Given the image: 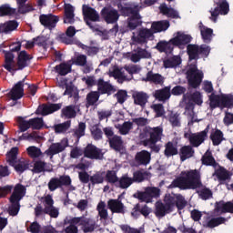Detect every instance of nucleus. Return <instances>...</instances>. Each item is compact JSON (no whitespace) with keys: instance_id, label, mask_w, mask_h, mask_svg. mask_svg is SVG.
I'll use <instances>...</instances> for the list:
<instances>
[{"instance_id":"obj_52","label":"nucleus","mask_w":233,"mask_h":233,"mask_svg":"<svg viewBox=\"0 0 233 233\" xmlns=\"http://www.w3.org/2000/svg\"><path fill=\"white\" fill-rule=\"evenodd\" d=\"M210 139L214 147H218L224 141L223 131L216 129L214 133L210 135Z\"/></svg>"},{"instance_id":"obj_15","label":"nucleus","mask_w":233,"mask_h":233,"mask_svg":"<svg viewBox=\"0 0 233 233\" xmlns=\"http://www.w3.org/2000/svg\"><path fill=\"white\" fill-rule=\"evenodd\" d=\"M118 10L122 15H125L126 17H132V15H136L141 12V6L137 5L131 6L128 3L124 4V5L119 4Z\"/></svg>"},{"instance_id":"obj_48","label":"nucleus","mask_w":233,"mask_h":233,"mask_svg":"<svg viewBox=\"0 0 233 233\" xmlns=\"http://www.w3.org/2000/svg\"><path fill=\"white\" fill-rule=\"evenodd\" d=\"M134 183V179L132 177H128V175H124L120 178H118V181L116 184V188H128L130 185Z\"/></svg>"},{"instance_id":"obj_47","label":"nucleus","mask_w":233,"mask_h":233,"mask_svg":"<svg viewBox=\"0 0 233 233\" xmlns=\"http://www.w3.org/2000/svg\"><path fill=\"white\" fill-rule=\"evenodd\" d=\"M215 176L220 182L228 181V179H230V177H232V174H230V171L227 170L223 167H220L215 171Z\"/></svg>"},{"instance_id":"obj_45","label":"nucleus","mask_w":233,"mask_h":233,"mask_svg":"<svg viewBox=\"0 0 233 233\" xmlns=\"http://www.w3.org/2000/svg\"><path fill=\"white\" fill-rule=\"evenodd\" d=\"M181 65V56H174L163 61L164 68H177Z\"/></svg>"},{"instance_id":"obj_2","label":"nucleus","mask_w":233,"mask_h":233,"mask_svg":"<svg viewBox=\"0 0 233 233\" xmlns=\"http://www.w3.org/2000/svg\"><path fill=\"white\" fill-rule=\"evenodd\" d=\"M171 188H180V190H196L203 187L201 182V173L198 169L182 171L180 176L175 178L170 185Z\"/></svg>"},{"instance_id":"obj_46","label":"nucleus","mask_w":233,"mask_h":233,"mask_svg":"<svg viewBox=\"0 0 233 233\" xmlns=\"http://www.w3.org/2000/svg\"><path fill=\"white\" fill-rule=\"evenodd\" d=\"M177 154H179L177 147L174 145V142L168 141L165 145L164 156H166V157H172V156H177Z\"/></svg>"},{"instance_id":"obj_49","label":"nucleus","mask_w":233,"mask_h":233,"mask_svg":"<svg viewBox=\"0 0 233 233\" xmlns=\"http://www.w3.org/2000/svg\"><path fill=\"white\" fill-rule=\"evenodd\" d=\"M154 35V33L150 29H141L138 33V37H137V43L140 45H145L147 43V39H150Z\"/></svg>"},{"instance_id":"obj_64","label":"nucleus","mask_w":233,"mask_h":233,"mask_svg":"<svg viewBox=\"0 0 233 233\" xmlns=\"http://www.w3.org/2000/svg\"><path fill=\"white\" fill-rule=\"evenodd\" d=\"M36 116H50V104H42L35 110Z\"/></svg>"},{"instance_id":"obj_19","label":"nucleus","mask_w":233,"mask_h":233,"mask_svg":"<svg viewBox=\"0 0 233 233\" xmlns=\"http://www.w3.org/2000/svg\"><path fill=\"white\" fill-rule=\"evenodd\" d=\"M96 86H97V92L102 96L105 94H107V96H111L112 92L116 91V89L114 88V86H112L110 82L105 81V79L103 78H99L97 80Z\"/></svg>"},{"instance_id":"obj_63","label":"nucleus","mask_w":233,"mask_h":233,"mask_svg":"<svg viewBox=\"0 0 233 233\" xmlns=\"http://www.w3.org/2000/svg\"><path fill=\"white\" fill-rule=\"evenodd\" d=\"M103 174L105 172H96L93 176L90 177V182L91 185H101L102 183L105 182V177H103Z\"/></svg>"},{"instance_id":"obj_50","label":"nucleus","mask_w":233,"mask_h":233,"mask_svg":"<svg viewBox=\"0 0 233 233\" xmlns=\"http://www.w3.org/2000/svg\"><path fill=\"white\" fill-rule=\"evenodd\" d=\"M72 127V120H67L61 124H56L53 128L55 134H66V132Z\"/></svg>"},{"instance_id":"obj_43","label":"nucleus","mask_w":233,"mask_h":233,"mask_svg":"<svg viewBox=\"0 0 233 233\" xmlns=\"http://www.w3.org/2000/svg\"><path fill=\"white\" fill-rule=\"evenodd\" d=\"M141 25H143V21H141V15H139V13L131 15L127 19V26L130 30H136L137 26H141Z\"/></svg>"},{"instance_id":"obj_8","label":"nucleus","mask_w":233,"mask_h":233,"mask_svg":"<svg viewBox=\"0 0 233 233\" xmlns=\"http://www.w3.org/2000/svg\"><path fill=\"white\" fill-rule=\"evenodd\" d=\"M39 21L42 26H45V28L54 30V28L57 26V23H59V17L54 14H42L39 15Z\"/></svg>"},{"instance_id":"obj_26","label":"nucleus","mask_w":233,"mask_h":233,"mask_svg":"<svg viewBox=\"0 0 233 233\" xmlns=\"http://www.w3.org/2000/svg\"><path fill=\"white\" fill-rule=\"evenodd\" d=\"M171 41L172 39L169 41L160 40L155 46L156 50L160 54H171L174 51V44Z\"/></svg>"},{"instance_id":"obj_51","label":"nucleus","mask_w":233,"mask_h":233,"mask_svg":"<svg viewBox=\"0 0 233 233\" xmlns=\"http://www.w3.org/2000/svg\"><path fill=\"white\" fill-rule=\"evenodd\" d=\"M55 71L59 76H66L72 72V66L70 64L61 63L55 66Z\"/></svg>"},{"instance_id":"obj_12","label":"nucleus","mask_w":233,"mask_h":233,"mask_svg":"<svg viewBox=\"0 0 233 233\" xmlns=\"http://www.w3.org/2000/svg\"><path fill=\"white\" fill-rule=\"evenodd\" d=\"M66 147H68V140H61V142L52 143L45 151V154L52 158L54 156H56V154L65 152V150H66Z\"/></svg>"},{"instance_id":"obj_55","label":"nucleus","mask_w":233,"mask_h":233,"mask_svg":"<svg viewBox=\"0 0 233 233\" xmlns=\"http://www.w3.org/2000/svg\"><path fill=\"white\" fill-rule=\"evenodd\" d=\"M105 181L109 183V185H117V181H119V177H117V173L115 170H107L105 177Z\"/></svg>"},{"instance_id":"obj_39","label":"nucleus","mask_w":233,"mask_h":233,"mask_svg":"<svg viewBox=\"0 0 233 233\" xmlns=\"http://www.w3.org/2000/svg\"><path fill=\"white\" fill-rule=\"evenodd\" d=\"M170 88L171 86H167L162 89L156 90L155 91L156 99H158V101H167V99H170V96H171Z\"/></svg>"},{"instance_id":"obj_54","label":"nucleus","mask_w":233,"mask_h":233,"mask_svg":"<svg viewBox=\"0 0 233 233\" xmlns=\"http://www.w3.org/2000/svg\"><path fill=\"white\" fill-rule=\"evenodd\" d=\"M96 209L100 218V221H106V219H108V210L106 209V204H105L103 201L99 202Z\"/></svg>"},{"instance_id":"obj_10","label":"nucleus","mask_w":233,"mask_h":233,"mask_svg":"<svg viewBox=\"0 0 233 233\" xmlns=\"http://www.w3.org/2000/svg\"><path fill=\"white\" fill-rule=\"evenodd\" d=\"M152 161V154L147 150L137 152L134 157V165L136 167H147Z\"/></svg>"},{"instance_id":"obj_1","label":"nucleus","mask_w":233,"mask_h":233,"mask_svg":"<svg viewBox=\"0 0 233 233\" xmlns=\"http://www.w3.org/2000/svg\"><path fill=\"white\" fill-rule=\"evenodd\" d=\"M187 56L189 61H196L189 66L187 71V78L188 86L191 88H198L203 82V72L198 69V59L201 57H208L210 55V46L206 44L200 46L189 44L187 46Z\"/></svg>"},{"instance_id":"obj_60","label":"nucleus","mask_w":233,"mask_h":233,"mask_svg":"<svg viewBox=\"0 0 233 233\" xmlns=\"http://www.w3.org/2000/svg\"><path fill=\"white\" fill-rule=\"evenodd\" d=\"M148 177V172L145 171V172H142V171H135L133 173V183L134 181L136 183H143V181L146 180V178Z\"/></svg>"},{"instance_id":"obj_9","label":"nucleus","mask_w":233,"mask_h":233,"mask_svg":"<svg viewBox=\"0 0 233 233\" xmlns=\"http://www.w3.org/2000/svg\"><path fill=\"white\" fill-rule=\"evenodd\" d=\"M101 15L107 25H114L119 21V12L114 7H104Z\"/></svg>"},{"instance_id":"obj_13","label":"nucleus","mask_w":233,"mask_h":233,"mask_svg":"<svg viewBox=\"0 0 233 233\" xmlns=\"http://www.w3.org/2000/svg\"><path fill=\"white\" fill-rule=\"evenodd\" d=\"M45 214L55 219L59 218V209L54 207V198L50 195L45 198Z\"/></svg>"},{"instance_id":"obj_35","label":"nucleus","mask_w":233,"mask_h":233,"mask_svg":"<svg viewBox=\"0 0 233 233\" xmlns=\"http://www.w3.org/2000/svg\"><path fill=\"white\" fill-rule=\"evenodd\" d=\"M207 222L203 223V227L206 228H216V227H219V225H223L227 222V218L223 217H218V218H213L210 219V217H208Z\"/></svg>"},{"instance_id":"obj_59","label":"nucleus","mask_w":233,"mask_h":233,"mask_svg":"<svg viewBox=\"0 0 233 233\" xmlns=\"http://www.w3.org/2000/svg\"><path fill=\"white\" fill-rule=\"evenodd\" d=\"M27 154L32 157L33 159H37V157H41L43 156V152L41 151V148L35 147V146H31L27 147Z\"/></svg>"},{"instance_id":"obj_5","label":"nucleus","mask_w":233,"mask_h":233,"mask_svg":"<svg viewBox=\"0 0 233 233\" xmlns=\"http://www.w3.org/2000/svg\"><path fill=\"white\" fill-rule=\"evenodd\" d=\"M185 139H188L190 146L198 148L205 143L207 137H208V127H206L203 131L198 133L186 132L184 133Z\"/></svg>"},{"instance_id":"obj_23","label":"nucleus","mask_w":233,"mask_h":233,"mask_svg":"<svg viewBox=\"0 0 233 233\" xmlns=\"http://www.w3.org/2000/svg\"><path fill=\"white\" fill-rule=\"evenodd\" d=\"M107 208L113 214H125V204L119 199H109L107 201Z\"/></svg>"},{"instance_id":"obj_30","label":"nucleus","mask_w":233,"mask_h":233,"mask_svg":"<svg viewBox=\"0 0 233 233\" xmlns=\"http://www.w3.org/2000/svg\"><path fill=\"white\" fill-rule=\"evenodd\" d=\"M3 54L5 56V64L3 65L4 68L7 70V72L15 71L16 69L14 68V59L15 56L12 51L3 50Z\"/></svg>"},{"instance_id":"obj_38","label":"nucleus","mask_w":233,"mask_h":233,"mask_svg":"<svg viewBox=\"0 0 233 233\" xmlns=\"http://www.w3.org/2000/svg\"><path fill=\"white\" fill-rule=\"evenodd\" d=\"M215 210L217 212H221L222 214H233V202H218L215 208Z\"/></svg>"},{"instance_id":"obj_57","label":"nucleus","mask_w":233,"mask_h":233,"mask_svg":"<svg viewBox=\"0 0 233 233\" xmlns=\"http://www.w3.org/2000/svg\"><path fill=\"white\" fill-rule=\"evenodd\" d=\"M16 9L10 7V5L5 4L0 6V17L5 15H15Z\"/></svg>"},{"instance_id":"obj_31","label":"nucleus","mask_w":233,"mask_h":233,"mask_svg":"<svg viewBox=\"0 0 233 233\" xmlns=\"http://www.w3.org/2000/svg\"><path fill=\"white\" fill-rule=\"evenodd\" d=\"M194 154H196V151L192 146H183L178 151L180 161L182 163L187 161V159H190V157H194Z\"/></svg>"},{"instance_id":"obj_37","label":"nucleus","mask_w":233,"mask_h":233,"mask_svg":"<svg viewBox=\"0 0 233 233\" xmlns=\"http://www.w3.org/2000/svg\"><path fill=\"white\" fill-rule=\"evenodd\" d=\"M185 114L187 116L189 126L194 125V123H199V120L198 119V115H196V112H194V104L188 103L186 106Z\"/></svg>"},{"instance_id":"obj_7","label":"nucleus","mask_w":233,"mask_h":233,"mask_svg":"<svg viewBox=\"0 0 233 233\" xmlns=\"http://www.w3.org/2000/svg\"><path fill=\"white\" fill-rule=\"evenodd\" d=\"M215 5L216 7L209 10V13L211 14L210 19L214 23L218 21L219 15H227L228 12H230V5H228L227 0H218V2H215Z\"/></svg>"},{"instance_id":"obj_36","label":"nucleus","mask_w":233,"mask_h":233,"mask_svg":"<svg viewBox=\"0 0 233 233\" xmlns=\"http://www.w3.org/2000/svg\"><path fill=\"white\" fill-rule=\"evenodd\" d=\"M2 26V32L5 35H8L11 32H15L19 27V23L16 20H9L4 24H0Z\"/></svg>"},{"instance_id":"obj_11","label":"nucleus","mask_w":233,"mask_h":233,"mask_svg":"<svg viewBox=\"0 0 233 233\" xmlns=\"http://www.w3.org/2000/svg\"><path fill=\"white\" fill-rule=\"evenodd\" d=\"M170 212H173L172 200L168 198L167 195H166L164 198V204L163 202H158L157 204L156 216L164 218V216H167V214H170Z\"/></svg>"},{"instance_id":"obj_16","label":"nucleus","mask_w":233,"mask_h":233,"mask_svg":"<svg viewBox=\"0 0 233 233\" xmlns=\"http://www.w3.org/2000/svg\"><path fill=\"white\" fill-rule=\"evenodd\" d=\"M9 96L13 101H17L25 96V78L14 86Z\"/></svg>"},{"instance_id":"obj_27","label":"nucleus","mask_w":233,"mask_h":233,"mask_svg":"<svg viewBox=\"0 0 233 233\" xmlns=\"http://www.w3.org/2000/svg\"><path fill=\"white\" fill-rule=\"evenodd\" d=\"M33 59L32 56L28 55L25 50L20 51L17 56V68L15 70H24L28 66V61Z\"/></svg>"},{"instance_id":"obj_34","label":"nucleus","mask_w":233,"mask_h":233,"mask_svg":"<svg viewBox=\"0 0 233 233\" xmlns=\"http://www.w3.org/2000/svg\"><path fill=\"white\" fill-rule=\"evenodd\" d=\"M160 14L166 15V17H170L171 19L179 18V13L172 7H167V4H162L159 5Z\"/></svg>"},{"instance_id":"obj_20","label":"nucleus","mask_w":233,"mask_h":233,"mask_svg":"<svg viewBox=\"0 0 233 233\" xmlns=\"http://www.w3.org/2000/svg\"><path fill=\"white\" fill-rule=\"evenodd\" d=\"M53 168L44 160H34L32 172L34 174H41L43 172H52Z\"/></svg>"},{"instance_id":"obj_42","label":"nucleus","mask_w":233,"mask_h":233,"mask_svg":"<svg viewBox=\"0 0 233 233\" xmlns=\"http://www.w3.org/2000/svg\"><path fill=\"white\" fill-rule=\"evenodd\" d=\"M76 116L77 112L76 111V106H66L61 110V117H64L65 119H74Z\"/></svg>"},{"instance_id":"obj_62","label":"nucleus","mask_w":233,"mask_h":233,"mask_svg":"<svg viewBox=\"0 0 233 233\" xmlns=\"http://www.w3.org/2000/svg\"><path fill=\"white\" fill-rule=\"evenodd\" d=\"M132 128H134V123L130 121H126L123 123V125L119 127L118 130L121 136H127V134H128L132 130Z\"/></svg>"},{"instance_id":"obj_40","label":"nucleus","mask_w":233,"mask_h":233,"mask_svg":"<svg viewBox=\"0 0 233 233\" xmlns=\"http://www.w3.org/2000/svg\"><path fill=\"white\" fill-rule=\"evenodd\" d=\"M202 165L205 167H218V162H216V158L212 156V151L208 150L201 157Z\"/></svg>"},{"instance_id":"obj_56","label":"nucleus","mask_w":233,"mask_h":233,"mask_svg":"<svg viewBox=\"0 0 233 233\" xmlns=\"http://www.w3.org/2000/svg\"><path fill=\"white\" fill-rule=\"evenodd\" d=\"M9 201L11 203V206L8 208L9 216H17L19 210H21L20 200H12V198H9Z\"/></svg>"},{"instance_id":"obj_4","label":"nucleus","mask_w":233,"mask_h":233,"mask_svg":"<svg viewBox=\"0 0 233 233\" xmlns=\"http://www.w3.org/2000/svg\"><path fill=\"white\" fill-rule=\"evenodd\" d=\"M209 106L210 108H232L233 95H216L213 93L209 96Z\"/></svg>"},{"instance_id":"obj_61","label":"nucleus","mask_w":233,"mask_h":233,"mask_svg":"<svg viewBox=\"0 0 233 233\" xmlns=\"http://www.w3.org/2000/svg\"><path fill=\"white\" fill-rule=\"evenodd\" d=\"M29 121H30L31 128H33V130H41V128H43V127L45 126L43 117L31 118L29 119Z\"/></svg>"},{"instance_id":"obj_17","label":"nucleus","mask_w":233,"mask_h":233,"mask_svg":"<svg viewBox=\"0 0 233 233\" xmlns=\"http://www.w3.org/2000/svg\"><path fill=\"white\" fill-rule=\"evenodd\" d=\"M167 199L171 200V208L174 210V208L177 207V210H183L185 207H187V200L185 199V197L181 194L177 195H170L167 194Z\"/></svg>"},{"instance_id":"obj_25","label":"nucleus","mask_w":233,"mask_h":233,"mask_svg":"<svg viewBox=\"0 0 233 233\" xmlns=\"http://www.w3.org/2000/svg\"><path fill=\"white\" fill-rule=\"evenodd\" d=\"M192 41L190 35H185L184 33L177 32V36L171 38L173 46H181L183 45H188Z\"/></svg>"},{"instance_id":"obj_28","label":"nucleus","mask_w":233,"mask_h":233,"mask_svg":"<svg viewBox=\"0 0 233 233\" xmlns=\"http://www.w3.org/2000/svg\"><path fill=\"white\" fill-rule=\"evenodd\" d=\"M24 196H26V187L23 184L18 183L15 186L9 199H12V201H21Z\"/></svg>"},{"instance_id":"obj_21","label":"nucleus","mask_w":233,"mask_h":233,"mask_svg":"<svg viewBox=\"0 0 233 233\" xmlns=\"http://www.w3.org/2000/svg\"><path fill=\"white\" fill-rule=\"evenodd\" d=\"M142 81H145V83H152L153 85H163V83H165V76H162L159 73L148 71Z\"/></svg>"},{"instance_id":"obj_32","label":"nucleus","mask_w":233,"mask_h":233,"mask_svg":"<svg viewBox=\"0 0 233 233\" xmlns=\"http://www.w3.org/2000/svg\"><path fill=\"white\" fill-rule=\"evenodd\" d=\"M134 99V104L138 105V106H145L148 103V94L143 91H136L132 94Z\"/></svg>"},{"instance_id":"obj_18","label":"nucleus","mask_w":233,"mask_h":233,"mask_svg":"<svg viewBox=\"0 0 233 233\" xmlns=\"http://www.w3.org/2000/svg\"><path fill=\"white\" fill-rule=\"evenodd\" d=\"M76 27L71 25L66 30V33H62L58 35L59 41L64 45H74V35H76Z\"/></svg>"},{"instance_id":"obj_6","label":"nucleus","mask_w":233,"mask_h":233,"mask_svg":"<svg viewBox=\"0 0 233 233\" xmlns=\"http://www.w3.org/2000/svg\"><path fill=\"white\" fill-rule=\"evenodd\" d=\"M72 223H78V227H80L81 230H83L85 233H92L94 230H96V228H97L96 220L92 218H87L85 216L73 218Z\"/></svg>"},{"instance_id":"obj_22","label":"nucleus","mask_w":233,"mask_h":233,"mask_svg":"<svg viewBox=\"0 0 233 233\" xmlns=\"http://www.w3.org/2000/svg\"><path fill=\"white\" fill-rule=\"evenodd\" d=\"M82 12L85 21H93L94 23L99 21V14L93 7L84 5L82 6Z\"/></svg>"},{"instance_id":"obj_14","label":"nucleus","mask_w":233,"mask_h":233,"mask_svg":"<svg viewBox=\"0 0 233 233\" xmlns=\"http://www.w3.org/2000/svg\"><path fill=\"white\" fill-rule=\"evenodd\" d=\"M84 157H87V159H103V153L95 145L87 144L84 148Z\"/></svg>"},{"instance_id":"obj_44","label":"nucleus","mask_w":233,"mask_h":233,"mask_svg":"<svg viewBox=\"0 0 233 233\" xmlns=\"http://www.w3.org/2000/svg\"><path fill=\"white\" fill-rule=\"evenodd\" d=\"M11 167H13L18 174H23L25 170H28V167H30V164L26 159L20 158L18 159L15 164H13Z\"/></svg>"},{"instance_id":"obj_53","label":"nucleus","mask_w":233,"mask_h":233,"mask_svg":"<svg viewBox=\"0 0 233 233\" xmlns=\"http://www.w3.org/2000/svg\"><path fill=\"white\" fill-rule=\"evenodd\" d=\"M101 95L97 91H91L86 95V106H94L97 101H99V97Z\"/></svg>"},{"instance_id":"obj_41","label":"nucleus","mask_w":233,"mask_h":233,"mask_svg":"<svg viewBox=\"0 0 233 233\" xmlns=\"http://www.w3.org/2000/svg\"><path fill=\"white\" fill-rule=\"evenodd\" d=\"M109 147L115 150V152H121V150H123V138L117 135L114 136L109 138Z\"/></svg>"},{"instance_id":"obj_29","label":"nucleus","mask_w":233,"mask_h":233,"mask_svg":"<svg viewBox=\"0 0 233 233\" xmlns=\"http://www.w3.org/2000/svg\"><path fill=\"white\" fill-rule=\"evenodd\" d=\"M64 23L67 25H74V23H76L74 6L70 4H66L64 7Z\"/></svg>"},{"instance_id":"obj_24","label":"nucleus","mask_w":233,"mask_h":233,"mask_svg":"<svg viewBox=\"0 0 233 233\" xmlns=\"http://www.w3.org/2000/svg\"><path fill=\"white\" fill-rule=\"evenodd\" d=\"M198 28L200 30V35L205 43H212V37H214V30L207 25H203V22H199Z\"/></svg>"},{"instance_id":"obj_58","label":"nucleus","mask_w":233,"mask_h":233,"mask_svg":"<svg viewBox=\"0 0 233 233\" xmlns=\"http://www.w3.org/2000/svg\"><path fill=\"white\" fill-rule=\"evenodd\" d=\"M19 152L18 147H13L11 150L6 154L7 162L10 165V167L13 166L17 160V154Z\"/></svg>"},{"instance_id":"obj_33","label":"nucleus","mask_w":233,"mask_h":233,"mask_svg":"<svg viewBox=\"0 0 233 233\" xmlns=\"http://www.w3.org/2000/svg\"><path fill=\"white\" fill-rule=\"evenodd\" d=\"M168 28H170V22H168V20L153 22L151 25V30L154 32V34H158L159 32H167Z\"/></svg>"},{"instance_id":"obj_3","label":"nucleus","mask_w":233,"mask_h":233,"mask_svg":"<svg viewBox=\"0 0 233 233\" xmlns=\"http://www.w3.org/2000/svg\"><path fill=\"white\" fill-rule=\"evenodd\" d=\"M139 139L140 145L147 147V148H150L152 152L157 154L159 153V150H161V147L157 144L163 139V127H151L149 126H146L139 134Z\"/></svg>"}]
</instances>
